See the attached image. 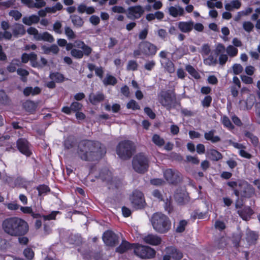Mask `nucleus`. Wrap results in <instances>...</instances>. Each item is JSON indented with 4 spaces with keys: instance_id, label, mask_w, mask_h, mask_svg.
Segmentation results:
<instances>
[{
    "instance_id": "7c9ffc66",
    "label": "nucleus",
    "mask_w": 260,
    "mask_h": 260,
    "mask_svg": "<svg viewBox=\"0 0 260 260\" xmlns=\"http://www.w3.org/2000/svg\"><path fill=\"white\" fill-rule=\"evenodd\" d=\"M165 202L164 208L166 211L170 214L173 211L174 207L171 196L167 197L166 200H163Z\"/></svg>"
},
{
    "instance_id": "cd10ccee",
    "label": "nucleus",
    "mask_w": 260,
    "mask_h": 260,
    "mask_svg": "<svg viewBox=\"0 0 260 260\" xmlns=\"http://www.w3.org/2000/svg\"><path fill=\"white\" fill-rule=\"evenodd\" d=\"M241 6V3L239 1H232L230 3L225 5V9L227 11H232L233 9H239Z\"/></svg>"
},
{
    "instance_id": "dca6fc26",
    "label": "nucleus",
    "mask_w": 260,
    "mask_h": 260,
    "mask_svg": "<svg viewBox=\"0 0 260 260\" xmlns=\"http://www.w3.org/2000/svg\"><path fill=\"white\" fill-rule=\"evenodd\" d=\"M82 105L78 102H74L70 107H64L62 108V112L65 113H75V114H83L80 112L81 110Z\"/></svg>"
},
{
    "instance_id": "c03bdc74",
    "label": "nucleus",
    "mask_w": 260,
    "mask_h": 260,
    "mask_svg": "<svg viewBox=\"0 0 260 260\" xmlns=\"http://www.w3.org/2000/svg\"><path fill=\"white\" fill-rule=\"evenodd\" d=\"M203 62L207 66H215L217 63V60L213 55H210L208 57L205 58Z\"/></svg>"
},
{
    "instance_id": "6e6d98bb",
    "label": "nucleus",
    "mask_w": 260,
    "mask_h": 260,
    "mask_svg": "<svg viewBox=\"0 0 260 260\" xmlns=\"http://www.w3.org/2000/svg\"><path fill=\"white\" fill-rule=\"evenodd\" d=\"M242 25L243 29L247 32H251L254 28V25L250 21H244Z\"/></svg>"
},
{
    "instance_id": "5fc2aeb1",
    "label": "nucleus",
    "mask_w": 260,
    "mask_h": 260,
    "mask_svg": "<svg viewBox=\"0 0 260 260\" xmlns=\"http://www.w3.org/2000/svg\"><path fill=\"white\" fill-rule=\"evenodd\" d=\"M25 257L28 259L31 260L34 257V252L30 248H25L23 251Z\"/></svg>"
},
{
    "instance_id": "bb28decb",
    "label": "nucleus",
    "mask_w": 260,
    "mask_h": 260,
    "mask_svg": "<svg viewBox=\"0 0 260 260\" xmlns=\"http://www.w3.org/2000/svg\"><path fill=\"white\" fill-rule=\"evenodd\" d=\"M214 130H211L208 132H206L204 134V137L206 140L208 141H210L211 142L215 143L218 142L220 141V138L218 136H215Z\"/></svg>"
},
{
    "instance_id": "e433bc0d",
    "label": "nucleus",
    "mask_w": 260,
    "mask_h": 260,
    "mask_svg": "<svg viewBox=\"0 0 260 260\" xmlns=\"http://www.w3.org/2000/svg\"><path fill=\"white\" fill-rule=\"evenodd\" d=\"M185 69L186 71L194 78H200V76L199 74L192 66L189 64L186 66Z\"/></svg>"
},
{
    "instance_id": "f704fd0d",
    "label": "nucleus",
    "mask_w": 260,
    "mask_h": 260,
    "mask_svg": "<svg viewBox=\"0 0 260 260\" xmlns=\"http://www.w3.org/2000/svg\"><path fill=\"white\" fill-rule=\"evenodd\" d=\"M38 41H44L52 43L54 41V38L53 36L48 32H44L42 34H40Z\"/></svg>"
},
{
    "instance_id": "4c0bfd02",
    "label": "nucleus",
    "mask_w": 260,
    "mask_h": 260,
    "mask_svg": "<svg viewBox=\"0 0 260 260\" xmlns=\"http://www.w3.org/2000/svg\"><path fill=\"white\" fill-rule=\"evenodd\" d=\"M20 66V62L19 60L17 59H14L8 66L7 70L10 73H13L16 71L17 67H19Z\"/></svg>"
},
{
    "instance_id": "aec40b11",
    "label": "nucleus",
    "mask_w": 260,
    "mask_h": 260,
    "mask_svg": "<svg viewBox=\"0 0 260 260\" xmlns=\"http://www.w3.org/2000/svg\"><path fill=\"white\" fill-rule=\"evenodd\" d=\"M105 99V95L100 92L91 93L88 96V100L93 105H96L99 102L103 101Z\"/></svg>"
},
{
    "instance_id": "864d4df0",
    "label": "nucleus",
    "mask_w": 260,
    "mask_h": 260,
    "mask_svg": "<svg viewBox=\"0 0 260 260\" xmlns=\"http://www.w3.org/2000/svg\"><path fill=\"white\" fill-rule=\"evenodd\" d=\"M245 136L250 139L251 143L254 146H257L258 143V140L257 137L254 136L252 133L250 132H246L245 133Z\"/></svg>"
},
{
    "instance_id": "774afa93",
    "label": "nucleus",
    "mask_w": 260,
    "mask_h": 260,
    "mask_svg": "<svg viewBox=\"0 0 260 260\" xmlns=\"http://www.w3.org/2000/svg\"><path fill=\"white\" fill-rule=\"evenodd\" d=\"M62 24L60 21H57L53 24V28L54 31L57 34H61V27Z\"/></svg>"
},
{
    "instance_id": "5701e85b",
    "label": "nucleus",
    "mask_w": 260,
    "mask_h": 260,
    "mask_svg": "<svg viewBox=\"0 0 260 260\" xmlns=\"http://www.w3.org/2000/svg\"><path fill=\"white\" fill-rule=\"evenodd\" d=\"M75 46L83 50L84 55L89 56L92 52V48L86 45L83 41H77L75 42Z\"/></svg>"
},
{
    "instance_id": "c85d7f7f",
    "label": "nucleus",
    "mask_w": 260,
    "mask_h": 260,
    "mask_svg": "<svg viewBox=\"0 0 260 260\" xmlns=\"http://www.w3.org/2000/svg\"><path fill=\"white\" fill-rule=\"evenodd\" d=\"M208 155L211 159L214 161L219 160L222 157L221 153L215 149L209 150Z\"/></svg>"
},
{
    "instance_id": "37998d69",
    "label": "nucleus",
    "mask_w": 260,
    "mask_h": 260,
    "mask_svg": "<svg viewBox=\"0 0 260 260\" xmlns=\"http://www.w3.org/2000/svg\"><path fill=\"white\" fill-rule=\"evenodd\" d=\"M23 107L26 111L30 112L36 109V105L32 101H26L23 103Z\"/></svg>"
},
{
    "instance_id": "9d476101",
    "label": "nucleus",
    "mask_w": 260,
    "mask_h": 260,
    "mask_svg": "<svg viewBox=\"0 0 260 260\" xmlns=\"http://www.w3.org/2000/svg\"><path fill=\"white\" fill-rule=\"evenodd\" d=\"M159 102L167 109H169L175 102V96L173 92L162 91L158 95Z\"/></svg>"
},
{
    "instance_id": "2eb2a0df",
    "label": "nucleus",
    "mask_w": 260,
    "mask_h": 260,
    "mask_svg": "<svg viewBox=\"0 0 260 260\" xmlns=\"http://www.w3.org/2000/svg\"><path fill=\"white\" fill-rule=\"evenodd\" d=\"M168 12L170 16L174 18L184 16L185 15L184 8L178 5L169 7Z\"/></svg>"
},
{
    "instance_id": "1a4fd4ad",
    "label": "nucleus",
    "mask_w": 260,
    "mask_h": 260,
    "mask_svg": "<svg viewBox=\"0 0 260 260\" xmlns=\"http://www.w3.org/2000/svg\"><path fill=\"white\" fill-rule=\"evenodd\" d=\"M129 200L132 207L135 209H142L146 205L143 193L137 189L132 192Z\"/></svg>"
},
{
    "instance_id": "bf43d9fd",
    "label": "nucleus",
    "mask_w": 260,
    "mask_h": 260,
    "mask_svg": "<svg viewBox=\"0 0 260 260\" xmlns=\"http://www.w3.org/2000/svg\"><path fill=\"white\" fill-rule=\"evenodd\" d=\"M211 49L208 44H204L202 46L200 52L203 56L209 55Z\"/></svg>"
},
{
    "instance_id": "a19ab883",
    "label": "nucleus",
    "mask_w": 260,
    "mask_h": 260,
    "mask_svg": "<svg viewBox=\"0 0 260 260\" xmlns=\"http://www.w3.org/2000/svg\"><path fill=\"white\" fill-rule=\"evenodd\" d=\"M71 54L73 57L76 59H81L83 57L84 53L82 50H81L74 48L71 51Z\"/></svg>"
},
{
    "instance_id": "69168bd1",
    "label": "nucleus",
    "mask_w": 260,
    "mask_h": 260,
    "mask_svg": "<svg viewBox=\"0 0 260 260\" xmlns=\"http://www.w3.org/2000/svg\"><path fill=\"white\" fill-rule=\"evenodd\" d=\"M155 66V62L154 60H148L146 62L144 67L147 71H151Z\"/></svg>"
},
{
    "instance_id": "2f4dec72",
    "label": "nucleus",
    "mask_w": 260,
    "mask_h": 260,
    "mask_svg": "<svg viewBox=\"0 0 260 260\" xmlns=\"http://www.w3.org/2000/svg\"><path fill=\"white\" fill-rule=\"evenodd\" d=\"M103 82L105 86L114 85L117 83V80L114 76L107 74L105 78L103 79Z\"/></svg>"
},
{
    "instance_id": "39448f33",
    "label": "nucleus",
    "mask_w": 260,
    "mask_h": 260,
    "mask_svg": "<svg viewBox=\"0 0 260 260\" xmlns=\"http://www.w3.org/2000/svg\"><path fill=\"white\" fill-rule=\"evenodd\" d=\"M132 166L136 172L140 174H144L148 171L149 160L144 153H139L133 157Z\"/></svg>"
},
{
    "instance_id": "49530a36",
    "label": "nucleus",
    "mask_w": 260,
    "mask_h": 260,
    "mask_svg": "<svg viewBox=\"0 0 260 260\" xmlns=\"http://www.w3.org/2000/svg\"><path fill=\"white\" fill-rule=\"evenodd\" d=\"M226 51L231 57L235 56L238 54V49L232 45H229L226 48Z\"/></svg>"
},
{
    "instance_id": "7ed1b4c3",
    "label": "nucleus",
    "mask_w": 260,
    "mask_h": 260,
    "mask_svg": "<svg viewBox=\"0 0 260 260\" xmlns=\"http://www.w3.org/2000/svg\"><path fill=\"white\" fill-rule=\"evenodd\" d=\"M150 220L153 229L158 233L166 234L171 230V221L168 216L162 212L153 213Z\"/></svg>"
},
{
    "instance_id": "a211bd4d",
    "label": "nucleus",
    "mask_w": 260,
    "mask_h": 260,
    "mask_svg": "<svg viewBox=\"0 0 260 260\" xmlns=\"http://www.w3.org/2000/svg\"><path fill=\"white\" fill-rule=\"evenodd\" d=\"M237 213L243 220L247 221L249 220L254 212L250 207H245L243 209L239 210Z\"/></svg>"
},
{
    "instance_id": "c9c22d12",
    "label": "nucleus",
    "mask_w": 260,
    "mask_h": 260,
    "mask_svg": "<svg viewBox=\"0 0 260 260\" xmlns=\"http://www.w3.org/2000/svg\"><path fill=\"white\" fill-rule=\"evenodd\" d=\"M152 142L157 146L161 147L165 144V140L158 135L154 134L152 138Z\"/></svg>"
},
{
    "instance_id": "a878e982",
    "label": "nucleus",
    "mask_w": 260,
    "mask_h": 260,
    "mask_svg": "<svg viewBox=\"0 0 260 260\" xmlns=\"http://www.w3.org/2000/svg\"><path fill=\"white\" fill-rule=\"evenodd\" d=\"M40 20V18L36 15H32L29 16H25L22 18V22L27 25H31L37 23Z\"/></svg>"
},
{
    "instance_id": "473e14b6",
    "label": "nucleus",
    "mask_w": 260,
    "mask_h": 260,
    "mask_svg": "<svg viewBox=\"0 0 260 260\" xmlns=\"http://www.w3.org/2000/svg\"><path fill=\"white\" fill-rule=\"evenodd\" d=\"M185 197L186 195L184 193L178 190L174 194V199L176 202L180 205H182L184 203Z\"/></svg>"
},
{
    "instance_id": "0e129e2a",
    "label": "nucleus",
    "mask_w": 260,
    "mask_h": 260,
    "mask_svg": "<svg viewBox=\"0 0 260 260\" xmlns=\"http://www.w3.org/2000/svg\"><path fill=\"white\" fill-rule=\"evenodd\" d=\"M59 213V211H52L50 214L47 215H43L42 217L44 220H50L55 219V217L57 214Z\"/></svg>"
},
{
    "instance_id": "f8f14e48",
    "label": "nucleus",
    "mask_w": 260,
    "mask_h": 260,
    "mask_svg": "<svg viewBox=\"0 0 260 260\" xmlns=\"http://www.w3.org/2000/svg\"><path fill=\"white\" fill-rule=\"evenodd\" d=\"M105 244L109 246H115L118 243V236L112 231H107L103 235Z\"/></svg>"
},
{
    "instance_id": "79ce46f5",
    "label": "nucleus",
    "mask_w": 260,
    "mask_h": 260,
    "mask_svg": "<svg viewBox=\"0 0 260 260\" xmlns=\"http://www.w3.org/2000/svg\"><path fill=\"white\" fill-rule=\"evenodd\" d=\"M138 68V64L136 60H129L126 66V70L127 71H136Z\"/></svg>"
},
{
    "instance_id": "f3484780",
    "label": "nucleus",
    "mask_w": 260,
    "mask_h": 260,
    "mask_svg": "<svg viewBox=\"0 0 260 260\" xmlns=\"http://www.w3.org/2000/svg\"><path fill=\"white\" fill-rule=\"evenodd\" d=\"M144 241L152 245H158L161 243V239L157 235L148 234L143 238Z\"/></svg>"
},
{
    "instance_id": "4be33fe9",
    "label": "nucleus",
    "mask_w": 260,
    "mask_h": 260,
    "mask_svg": "<svg viewBox=\"0 0 260 260\" xmlns=\"http://www.w3.org/2000/svg\"><path fill=\"white\" fill-rule=\"evenodd\" d=\"M135 244H131L128 242L123 240L121 244L116 248V251L120 253H123L129 249L133 248L134 249Z\"/></svg>"
},
{
    "instance_id": "423d86ee",
    "label": "nucleus",
    "mask_w": 260,
    "mask_h": 260,
    "mask_svg": "<svg viewBox=\"0 0 260 260\" xmlns=\"http://www.w3.org/2000/svg\"><path fill=\"white\" fill-rule=\"evenodd\" d=\"M157 47L152 43L148 41H143L139 45V49L134 51V56L137 57L140 55L145 56H153L157 51Z\"/></svg>"
},
{
    "instance_id": "f03ea898",
    "label": "nucleus",
    "mask_w": 260,
    "mask_h": 260,
    "mask_svg": "<svg viewBox=\"0 0 260 260\" xmlns=\"http://www.w3.org/2000/svg\"><path fill=\"white\" fill-rule=\"evenodd\" d=\"M2 229L7 234L14 237L25 235L29 230L28 223L18 217H9L2 222Z\"/></svg>"
},
{
    "instance_id": "8fccbe9b",
    "label": "nucleus",
    "mask_w": 260,
    "mask_h": 260,
    "mask_svg": "<svg viewBox=\"0 0 260 260\" xmlns=\"http://www.w3.org/2000/svg\"><path fill=\"white\" fill-rule=\"evenodd\" d=\"M27 32L28 34L34 36V38L36 40H38L40 34L38 30L35 27H30L27 29Z\"/></svg>"
},
{
    "instance_id": "a18cd8bd",
    "label": "nucleus",
    "mask_w": 260,
    "mask_h": 260,
    "mask_svg": "<svg viewBox=\"0 0 260 260\" xmlns=\"http://www.w3.org/2000/svg\"><path fill=\"white\" fill-rule=\"evenodd\" d=\"M37 189L39 191V196L45 195L50 191L49 187L44 184L39 185Z\"/></svg>"
},
{
    "instance_id": "09e8293b",
    "label": "nucleus",
    "mask_w": 260,
    "mask_h": 260,
    "mask_svg": "<svg viewBox=\"0 0 260 260\" xmlns=\"http://www.w3.org/2000/svg\"><path fill=\"white\" fill-rule=\"evenodd\" d=\"M126 107L127 109H132L133 110H136L140 109V106L134 100H131L129 101L126 105Z\"/></svg>"
},
{
    "instance_id": "58836bf2",
    "label": "nucleus",
    "mask_w": 260,
    "mask_h": 260,
    "mask_svg": "<svg viewBox=\"0 0 260 260\" xmlns=\"http://www.w3.org/2000/svg\"><path fill=\"white\" fill-rule=\"evenodd\" d=\"M71 18L73 24L77 27H81L83 24L82 19L79 16L72 15L71 16Z\"/></svg>"
},
{
    "instance_id": "4468645a",
    "label": "nucleus",
    "mask_w": 260,
    "mask_h": 260,
    "mask_svg": "<svg viewBox=\"0 0 260 260\" xmlns=\"http://www.w3.org/2000/svg\"><path fill=\"white\" fill-rule=\"evenodd\" d=\"M144 12L143 8L140 6L131 7L127 10V17L131 19H138Z\"/></svg>"
},
{
    "instance_id": "72a5a7b5",
    "label": "nucleus",
    "mask_w": 260,
    "mask_h": 260,
    "mask_svg": "<svg viewBox=\"0 0 260 260\" xmlns=\"http://www.w3.org/2000/svg\"><path fill=\"white\" fill-rule=\"evenodd\" d=\"M258 235L256 233L251 231H247L246 232V239L250 243H253L256 241Z\"/></svg>"
},
{
    "instance_id": "680f3d73",
    "label": "nucleus",
    "mask_w": 260,
    "mask_h": 260,
    "mask_svg": "<svg viewBox=\"0 0 260 260\" xmlns=\"http://www.w3.org/2000/svg\"><path fill=\"white\" fill-rule=\"evenodd\" d=\"M36 2L34 3L32 2L31 8H41L44 7L46 5V2L45 0H35Z\"/></svg>"
},
{
    "instance_id": "3c124183",
    "label": "nucleus",
    "mask_w": 260,
    "mask_h": 260,
    "mask_svg": "<svg viewBox=\"0 0 260 260\" xmlns=\"http://www.w3.org/2000/svg\"><path fill=\"white\" fill-rule=\"evenodd\" d=\"M29 60L33 67H39L40 66L37 61V55L34 53L29 54Z\"/></svg>"
},
{
    "instance_id": "f257e3e1",
    "label": "nucleus",
    "mask_w": 260,
    "mask_h": 260,
    "mask_svg": "<svg viewBox=\"0 0 260 260\" xmlns=\"http://www.w3.org/2000/svg\"><path fill=\"white\" fill-rule=\"evenodd\" d=\"M106 153L105 146L98 141L83 140L78 146V156L84 161H95L101 159Z\"/></svg>"
},
{
    "instance_id": "c756f323",
    "label": "nucleus",
    "mask_w": 260,
    "mask_h": 260,
    "mask_svg": "<svg viewBox=\"0 0 260 260\" xmlns=\"http://www.w3.org/2000/svg\"><path fill=\"white\" fill-rule=\"evenodd\" d=\"M41 92V89L38 87L34 88L32 87H27L23 90V93L26 96L29 95H35L39 94Z\"/></svg>"
},
{
    "instance_id": "ea45409f",
    "label": "nucleus",
    "mask_w": 260,
    "mask_h": 260,
    "mask_svg": "<svg viewBox=\"0 0 260 260\" xmlns=\"http://www.w3.org/2000/svg\"><path fill=\"white\" fill-rule=\"evenodd\" d=\"M50 78L56 82H61L64 80L63 75L59 73H53L50 74Z\"/></svg>"
},
{
    "instance_id": "4d7b16f0",
    "label": "nucleus",
    "mask_w": 260,
    "mask_h": 260,
    "mask_svg": "<svg viewBox=\"0 0 260 260\" xmlns=\"http://www.w3.org/2000/svg\"><path fill=\"white\" fill-rule=\"evenodd\" d=\"M64 32L69 39H73L76 37V35L73 30L68 26L65 27Z\"/></svg>"
},
{
    "instance_id": "0eeeda50",
    "label": "nucleus",
    "mask_w": 260,
    "mask_h": 260,
    "mask_svg": "<svg viewBox=\"0 0 260 260\" xmlns=\"http://www.w3.org/2000/svg\"><path fill=\"white\" fill-rule=\"evenodd\" d=\"M255 193L254 188L246 182L240 181L239 190H235V195L237 197L250 198Z\"/></svg>"
},
{
    "instance_id": "338daca9",
    "label": "nucleus",
    "mask_w": 260,
    "mask_h": 260,
    "mask_svg": "<svg viewBox=\"0 0 260 260\" xmlns=\"http://www.w3.org/2000/svg\"><path fill=\"white\" fill-rule=\"evenodd\" d=\"M226 245L225 240L224 238H221L216 241V246L218 249H222Z\"/></svg>"
},
{
    "instance_id": "412c9836",
    "label": "nucleus",
    "mask_w": 260,
    "mask_h": 260,
    "mask_svg": "<svg viewBox=\"0 0 260 260\" xmlns=\"http://www.w3.org/2000/svg\"><path fill=\"white\" fill-rule=\"evenodd\" d=\"M99 177L103 181H105L107 183H111L112 180V173L106 168H104L101 171Z\"/></svg>"
},
{
    "instance_id": "e2e57ef3",
    "label": "nucleus",
    "mask_w": 260,
    "mask_h": 260,
    "mask_svg": "<svg viewBox=\"0 0 260 260\" xmlns=\"http://www.w3.org/2000/svg\"><path fill=\"white\" fill-rule=\"evenodd\" d=\"M9 15L14 18L15 20H18L22 16L21 13L17 10H11L9 12Z\"/></svg>"
},
{
    "instance_id": "de8ad7c7",
    "label": "nucleus",
    "mask_w": 260,
    "mask_h": 260,
    "mask_svg": "<svg viewBox=\"0 0 260 260\" xmlns=\"http://www.w3.org/2000/svg\"><path fill=\"white\" fill-rule=\"evenodd\" d=\"M252 12V9L248 7L245 10L240 11L238 13V15L236 18V20H238L241 17L246 16L250 14Z\"/></svg>"
},
{
    "instance_id": "b1692460",
    "label": "nucleus",
    "mask_w": 260,
    "mask_h": 260,
    "mask_svg": "<svg viewBox=\"0 0 260 260\" xmlns=\"http://www.w3.org/2000/svg\"><path fill=\"white\" fill-rule=\"evenodd\" d=\"M167 252L171 255V257L176 260L181 259L183 256L182 252L173 247L168 248L167 249Z\"/></svg>"
},
{
    "instance_id": "20e7f679",
    "label": "nucleus",
    "mask_w": 260,
    "mask_h": 260,
    "mask_svg": "<svg viewBox=\"0 0 260 260\" xmlns=\"http://www.w3.org/2000/svg\"><path fill=\"white\" fill-rule=\"evenodd\" d=\"M135 151V144L129 140L121 141L116 147L117 154L123 160H127L131 158Z\"/></svg>"
},
{
    "instance_id": "9b49d317",
    "label": "nucleus",
    "mask_w": 260,
    "mask_h": 260,
    "mask_svg": "<svg viewBox=\"0 0 260 260\" xmlns=\"http://www.w3.org/2000/svg\"><path fill=\"white\" fill-rule=\"evenodd\" d=\"M164 176L168 183L177 184L181 180V174L176 170L168 169L164 172Z\"/></svg>"
},
{
    "instance_id": "6ab92c4d",
    "label": "nucleus",
    "mask_w": 260,
    "mask_h": 260,
    "mask_svg": "<svg viewBox=\"0 0 260 260\" xmlns=\"http://www.w3.org/2000/svg\"><path fill=\"white\" fill-rule=\"evenodd\" d=\"M193 22L192 21H180L178 24V27L180 31L183 32H189L193 28Z\"/></svg>"
},
{
    "instance_id": "13d9d810",
    "label": "nucleus",
    "mask_w": 260,
    "mask_h": 260,
    "mask_svg": "<svg viewBox=\"0 0 260 260\" xmlns=\"http://www.w3.org/2000/svg\"><path fill=\"white\" fill-rule=\"evenodd\" d=\"M111 108H112V111L114 113H117L119 112L120 109V105L118 104H114L112 105V107H111L109 105H107L105 106V109L106 110L110 111L111 110Z\"/></svg>"
},
{
    "instance_id": "603ef678",
    "label": "nucleus",
    "mask_w": 260,
    "mask_h": 260,
    "mask_svg": "<svg viewBox=\"0 0 260 260\" xmlns=\"http://www.w3.org/2000/svg\"><path fill=\"white\" fill-rule=\"evenodd\" d=\"M164 68L170 73H173L175 71V67L174 63L170 60H168L165 63Z\"/></svg>"
},
{
    "instance_id": "052dcab7",
    "label": "nucleus",
    "mask_w": 260,
    "mask_h": 260,
    "mask_svg": "<svg viewBox=\"0 0 260 260\" xmlns=\"http://www.w3.org/2000/svg\"><path fill=\"white\" fill-rule=\"evenodd\" d=\"M187 224V221L185 220H181L177 226L176 231L177 233H182L185 230V228Z\"/></svg>"
},
{
    "instance_id": "393cba45",
    "label": "nucleus",
    "mask_w": 260,
    "mask_h": 260,
    "mask_svg": "<svg viewBox=\"0 0 260 260\" xmlns=\"http://www.w3.org/2000/svg\"><path fill=\"white\" fill-rule=\"evenodd\" d=\"M12 30L13 35L16 37L22 36L25 33V30L24 26L18 23H15L13 26Z\"/></svg>"
},
{
    "instance_id": "ddd939ff",
    "label": "nucleus",
    "mask_w": 260,
    "mask_h": 260,
    "mask_svg": "<svg viewBox=\"0 0 260 260\" xmlns=\"http://www.w3.org/2000/svg\"><path fill=\"white\" fill-rule=\"evenodd\" d=\"M16 146L19 151L27 157L30 156L32 152L30 149V144L24 138H19L16 142Z\"/></svg>"
},
{
    "instance_id": "6e6552de",
    "label": "nucleus",
    "mask_w": 260,
    "mask_h": 260,
    "mask_svg": "<svg viewBox=\"0 0 260 260\" xmlns=\"http://www.w3.org/2000/svg\"><path fill=\"white\" fill-rule=\"evenodd\" d=\"M134 246V253L140 258H152L155 255V250L149 246L140 244H135Z\"/></svg>"
}]
</instances>
